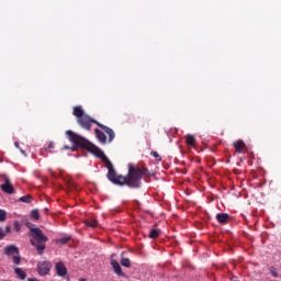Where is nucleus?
I'll list each match as a JSON object with an SVG mask.
<instances>
[{"label": "nucleus", "mask_w": 281, "mask_h": 281, "mask_svg": "<svg viewBox=\"0 0 281 281\" xmlns=\"http://www.w3.org/2000/svg\"><path fill=\"white\" fill-rule=\"evenodd\" d=\"M94 133L100 144H103V145L106 144V136L102 131H100L99 128H95Z\"/></svg>", "instance_id": "obj_12"}, {"label": "nucleus", "mask_w": 281, "mask_h": 281, "mask_svg": "<svg viewBox=\"0 0 281 281\" xmlns=\"http://www.w3.org/2000/svg\"><path fill=\"white\" fill-rule=\"evenodd\" d=\"M112 269L117 277L125 278V273L122 271L120 263L116 260L111 261Z\"/></svg>", "instance_id": "obj_9"}, {"label": "nucleus", "mask_w": 281, "mask_h": 281, "mask_svg": "<svg viewBox=\"0 0 281 281\" xmlns=\"http://www.w3.org/2000/svg\"><path fill=\"white\" fill-rule=\"evenodd\" d=\"M216 221L221 225H226L229 222V215L227 213H218V214H216Z\"/></svg>", "instance_id": "obj_10"}, {"label": "nucleus", "mask_w": 281, "mask_h": 281, "mask_svg": "<svg viewBox=\"0 0 281 281\" xmlns=\"http://www.w3.org/2000/svg\"><path fill=\"white\" fill-rule=\"evenodd\" d=\"M186 143H187L188 146H194L195 137L193 135H187L186 136Z\"/></svg>", "instance_id": "obj_17"}, {"label": "nucleus", "mask_w": 281, "mask_h": 281, "mask_svg": "<svg viewBox=\"0 0 281 281\" xmlns=\"http://www.w3.org/2000/svg\"><path fill=\"white\" fill-rule=\"evenodd\" d=\"M19 201H21V203H32V195H23L19 199Z\"/></svg>", "instance_id": "obj_18"}, {"label": "nucleus", "mask_w": 281, "mask_h": 281, "mask_svg": "<svg viewBox=\"0 0 281 281\" xmlns=\"http://www.w3.org/2000/svg\"><path fill=\"white\" fill-rule=\"evenodd\" d=\"M85 225L87 226V227H90V228H95L97 226H98V222H97V220H87L86 222H85Z\"/></svg>", "instance_id": "obj_16"}, {"label": "nucleus", "mask_w": 281, "mask_h": 281, "mask_svg": "<svg viewBox=\"0 0 281 281\" xmlns=\"http://www.w3.org/2000/svg\"><path fill=\"white\" fill-rule=\"evenodd\" d=\"M77 148H83V147H79V146H77V145L74 143V146H72V147H69V146L65 145V146L63 147V150H71V151L74 153Z\"/></svg>", "instance_id": "obj_24"}, {"label": "nucleus", "mask_w": 281, "mask_h": 281, "mask_svg": "<svg viewBox=\"0 0 281 281\" xmlns=\"http://www.w3.org/2000/svg\"><path fill=\"white\" fill-rule=\"evenodd\" d=\"M26 281H40L38 279H36V278H27V280Z\"/></svg>", "instance_id": "obj_32"}, {"label": "nucleus", "mask_w": 281, "mask_h": 281, "mask_svg": "<svg viewBox=\"0 0 281 281\" xmlns=\"http://www.w3.org/2000/svg\"><path fill=\"white\" fill-rule=\"evenodd\" d=\"M121 265H122V267H124V268H131V260L128 259V258H121Z\"/></svg>", "instance_id": "obj_19"}, {"label": "nucleus", "mask_w": 281, "mask_h": 281, "mask_svg": "<svg viewBox=\"0 0 281 281\" xmlns=\"http://www.w3.org/2000/svg\"><path fill=\"white\" fill-rule=\"evenodd\" d=\"M10 231H11L10 225L5 226V233H7V234H10Z\"/></svg>", "instance_id": "obj_31"}, {"label": "nucleus", "mask_w": 281, "mask_h": 281, "mask_svg": "<svg viewBox=\"0 0 281 281\" xmlns=\"http://www.w3.org/2000/svg\"><path fill=\"white\" fill-rule=\"evenodd\" d=\"M150 156L155 157V159H157V161H161V157L159 156V154L157 151H151Z\"/></svg>", "instance_id": "obj_26"}, {"label": "nucleus", "mask_w": 281, "mask_h": 281, "mask_svg": "<svg viewBox=\"0 0 281 281\" xmlns=\"http://www.w3.org/2000/svg\"><path fill=\"white\" fill-rule=\"evenodd\" d=\"M5 220H8V214L5 213V210L0 209V223H4Z\"/></svg>", "instance_id": "obj_21"}, {"label": "nucleus", "mask_w": 281, "mask_h": 281, "mask_svg": "<svg viewBox=\"0 0 281 281\" xmlns=\"http://www.w3.org/2000/svg\"><path fill=\"white\" fill-rule=\"evenodd\" d=\"M270 271H271V274L273 276V278H278V272L276 271L274 268H271Z\"/></svg>", "instance_id": "obj_30"}, {"label": "nucleus", "mask_w": 281, "mask_h": 281, "mask_svg": "<svg viewBox=\"0 0 281 281\" xmlns=\"http://www.w3.org/2000/svg\"><path fill=\"white\" fill-rule=\"evenodd\" d=\"M30 235L32 237L31 245L36 249L38 256H43L46 248L45 244L49 241V238L38 227L31 228Z\"/></svg>", "instance_id": "obj_2"}, {"label": "nucleus", "mask_w": 281, "mask_h": 281, "mask_svg": "<svg viewBox=\"0 0 281 281\" xmlns=\"http://www.w3.org/2000/svg\"><path fill=\"white\" fill-rule=\"evenodd\" d=\"M79 281H87L85 278H80Z\"/></svg>", "instance_id": "obj_36"}, {"label": "nucleus", "mask_w": 281, "mask_h": 281, "mask_svg": "<svg viewBox=\"0 0 281 281\" xmlns=\"http://www.w3.org/2000/svg\"><path fill=\"white\" fill-rule=\"evenodd\" d=\"M159 237V232L157 229H150L149 238L157 239Z\"/></svg>", "instance_id": "obj_22"}, {"label": "nucleus", "mask_w": 281, "mask_h": 281, "mask_svg": "<svg viewBox=\"0 0 281 281\" xmlns=\"http://www.w3.org/2000/svg\"><path fill=\"white\" fill-rule=\"evenodd\" d=\"M64 175V171L59 170V176L63 177Z\"/></svg>", "instance_id": "obj_34"}, {"label": "nucleus", "mask_w": 281, "mask_h": 281, "mask_svg": "<svg viewBox=\"0 0 281 281\" xmlns=\"http://www.w3.org/2000/svg\"><path fill=\"white\" fill-rule=\"evenodd\" d=\"M52 271V262L49 261H38L37 272L41 277H46Z\"/></svg>", "instance_id": "obj_6"}, {"label": "nucleus", "mask_w": 281, "mask_h": 281, "mask_svg": "<svg viewBox=\"0 0 281 281\" xmlns=\"http://www.w3.org/2000/svg\"><path fill=\"white\" fill-rule=\"evenodd\" d=\"M15 148H19V143H14Z\"/></svg>", "instance_id": "obj_35"}, {"label": "nucleus", "mask_w": 281, "mask_h": 281, "mask_svg": "<svg viewBox=\"0 0 281 281\" xmlns=\"http://www.w3.org/2000/svg\"><path fill=\"white\" fill-rule=\"evenodd\" d=\"M31 216H32V218L35 220V221L41 220V214L38 213V209H34V210L31 212Z\"/></svg>", "instance_id": "obj_20"}, {"label": "nucleus", "mask_w": 281, "mask_h": 281, "mask_svg": "<svg viewBox=\"0 0 281 281\" xmlns=\"http://www.w3.org/2000/svg\"><path fill=\"white\" fill-rule=\"evenodd\" d=\"M77 122H78V124L82 127V128H85V130H87V131H90L91 130V124L93 123V124H95V125H98L100 128H102V131L104 132V133H106L108 135H109V144H111V142L114 139V137H115V133H114V131L112 130V128H110V127H108V126H105V125H103V124H101V123H99L98 121H95V120H93L91 116H89V115H82L81 117H79L78 120H77Z\"/></svg>", "instance_id": "obj_3"}, {"label": "nucleus", "mask_w": 281, "mask_h": 281, "mask_svg": "<svg viewBox=\"0 0 281 281\" xmlns=\"http://www.w3.org/2000/svg\"><path fill=\"white\" fill-rule=\"evenodd\" d=\"M234 148H236V151L240 155L244 148H246V145L243 140H238L234 143Z\"/></svg>", "instance_id": "obj_14"}, {"label": "nucleus", "mask_w": 281, "mask_h": 281, "mask_svg": "<svg viewBox=\"0 0 281 281\" xmlns=\"http://www.w3.org/2000/svg\"><path fill=\"white\" fill-rule=\"evenodd\" d=\"M4 255L5 256H12V255L19 256V248L14 245L7 246V247H4Z\"/></svg>", "instance_id": "obj_11"}, {"label": "nucleus", "mask_w": 281, "mask_h": 281, "mask_svg": "<svg viewBox=\"0 0 281 281\" xmlns=\"http://www.w3.org/2000/svg\"><path fill=\"white\" fill-rule=\"evenodd\" d=\"M179 183H182V181H179Z\"/></svg>", "instance_id": "obj_38"}, {"label": "nucleus", "mask_w": 281, "mask_h": 281, "mask_svg": "<svg viewBox=\"0 0 281 281\" xmlns=\"http://www.w3.org/2000/svg\"><path fill=\"white\" fill-rule=\"evenodd\" d=\"M3 238H5V233H4L3 229L0 227V240H3Z\"/></svg>", "instance_id": "obj_29"}, {"label": "nucleus", "mask_w": 281, "mask_h": 281, "mask_svg": "<svg viewBox=\"0 0 281 281\" xmlns=\"http://www.w3.org/2000/svg\"><path fill=\"white\" fill-rule=\"evenodd\" d=\"M65 181H66L69 190H76V183L72 180H69V179L65 178Z\"/></svg>", "instance_id": "obj_23"}, {"label": "nucleus", "mask_w": 281, "mask_h": 281, "mask_svg": "<svg viewBox=\"0 0 281 281\" xmlns=\"http://www.w3.org/2000/svg\"><path fill=\"white\" fill-rule=\"evenodd\" d=\"M69 240H70V237H63L59 239V244L66 245V244H68Z\"/></svg>", "instance_id": "obj_27"}, {"label": "nucleus", "mask_w": 281, "mask_h": 281, "mask_svg": "<svg viewBox=\"0 0 281 281\" xmlns=\"http://www.w3.org/2000/svg\"><path fill=\"white\" fill-rule=\"evenodd\" d=\"M65 134L68 136V139L76 144V146H79L80 148H83L85 150H89V153H92L98 159H101L105 164V167L108 168V177H116L115 170L113 168L112 162L109 160V158L103 154V151L90 143L87 138L74 133L72 131L68 130L65 132Z\"/></svg>", "instance_id": "obj_1"}, {"label": "nucleus", "mask_w": 281, "mask_h": 281, "mask_svg": "<svg viewBox=\"0 0 281 281\" xmlns=\"http://www.w3.org/2000/svg\"><path fill=\"white\" fill-rule=\"evenodd\" d=\"M14 228H15V232H20L21 231V224L19 222H14Z\"/></svg>", "instance_id": "obj_28"}, {"label": "nucleus", "mask_w": 281, "mask_h": 281, "mask_svg": "<svg viewBox=\"0 0 281 281\" xmlns=\"http://www.w3.org/2000/svg\"><path fill=\"white\" fill-rule=\"evenodd\" d=\"M140 177H109V180L114 186L123 187L127 186L128 188H140L142 181Z\"/></svg>", "instance_id": "obj_4"}, {"label": "nucleus", "mask_w": 281, "mask_h": 281, "mask_svg": "<svg viewBox=\"0 0 281 281\" xmlns=\"http://www.w3.org/2000/svg\"><path fill=\"white\" fill-rule=\"evenodd\" d=\"M44 213H45L46 215H48V214H49V209L45 207V209H44Z\"/></svg>", "instance_id": "obj_33"}, {"label": "nucleus", "mask_w": 281, "mask_h": 281, "mask_svg": "<svg viewBox=\"0 0 281 281\" xmlns=\"http://www.w3.org/2000/svg\"><path fill=\"white\" fill-rule=\"evenodd\" d=\"M22 155H25V150L21 149Z\"/></svg>", "instance_id": "obj_37"}, {"label": "nucleus", "mask_w": 281, "mask_h": 281, "mask_svg": "<svg viewBox=\"0 0 281 281\" xmlns=\"http://www.w3.org/2000/svg\"><path fill=\"white\" fill-rule=\"evenodd\" d=\"M72 114L77 117V120L86 115L81 106H75Z\"/></svg>", "instance_id": "obj_15"}, {"label": "nucleus", "mask_w": 281, "mask_h": 281, "mask_svg": "<svg viewBox=\"0 0 281 281\" xmlns=\"http://www.w3.org/2000/svg\"><path fill=\"white\" fill-rule=\"evenodd\" d=\"M55 271L59 278H65L67 274V268L65 267L63 261H58L55 265Z\"/></svg>", "instance_id": "obj_8"}, {"label": "nucleus", "mask_w": 281, "mask_h": 281, "mask_svg": "<svg viewBox=\"0 0 281 281\" xmlns=\"http://www.w3.org/2000/svg\"><path fill=\"white\" fill-rule=\"evenodd\" d=\"M13 263L15 266H19L21 263V256L19 255L13 256Z\"/></svg>", "instance_id": "obj_25"}, {"label": "nucleus", "mask_w": 281, "mask_h": 281, "mask_svg": "<svg viewBox=\"0 0 281 281\" xmlns=\"http://www.w3.org/2000/svg\"><path fill=\"white\" fill-rule=\"evenodd\" d=\"M127 177H155V175L151 173L143 164H138L136 166L130 164Z\"/></svg>", "instance_id": "obj_5"}, {"label": "nucleus", "mask_w": 281, "mask_h": 281, "mask_svg": "<svg viewBox=\"0 0 281 281\" xmlns=\"http://www.w3.org/2000/svg\"><path fill=\"white\" fill-rule=\"evenodd\" d=\"M14 273L16 274L18 279H20L21 281H25V279H27V273L23 271L22 268H15Z\"/></svg>", "instance_id": "obj_13"}, {"label": "nucleus", "mask_w": 281, "mask_h": 281, "mask_svg": "<svg viewBox=\"0 0 281 281\" xmlns=\"http://www.w3.org/2000/svg\"><path fill=\"white\" fill-rule=\"evenodd\" d=\"M0 189L4 194H14V186H12V182L8 178L4 179V183L0 186Z\"/></svg>", "instance_id": "obj_7"}]
</instances>
